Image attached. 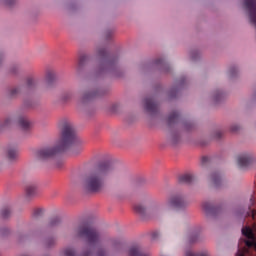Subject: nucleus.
<instances>
[{
    "mask_svg": "<svg viewBox=\"0 0 256 256\" xmlns=\"http://www.w3.org/2000/svg\"><path fill=\"white\" fill-rule=\"evenodd\" d=\"M13 123H16L23 129V131H27L31 127V123L26 117L20 116L18 118L8 117L5 120V125H12Z\"/></svg>",
    "mask_w": 256,
    "mask_h": 256,
    "instance_id": "nucleus-6",
    "label": "nucleus"
},
{
    "mask_svg": "<svg viewBox=\"0 0 256 256\" xmlns=\"http://www.w3.org/2000/svg\"><path fill=\"white\" fill-rule=\"evenodd\" d=\"M251 163H253V155L251 154H244L238 157L239 167H249Z\"/></svg>",
    "mask_w": 256,
    "mask_h": 256,
    "instance_id": "nucleus-9",
    "label": "nucleus"
},
{
    "mask_svg": "<svg viewBox=\"0 0 256 256\" xmlns=\"http://www.w3.org/2000/svg\"><path fill=\"white\" fill-rule=\"evenodd\" d=\"M37 193V186L34 184H28L26 186V195L27 197H33Z\"/></svg>",
    "mask_w": 256,
    "mask_h": 256,
    "instance_id": "nucleus-18",
    "label": "nucleus"
},
{
    "mask_svg": "<svg viewBox=\"0 0 256 256\" xmlns=\"http://www.w3.org/2000/svg\"><path fill=\"white\" fill-rule=\"evenodd\" d=\"M179 121V112H172L169 116H168V125H175V123H177Z\"/></svg>",
    "mask_w": 256,
    "mask_h": 256,
    "instance_id": "nucleus-16",
    "label": "nucleus"
},
{
    "mask_svg": "<svg viewBox=\"0 0 256 256\" xmlns=\"http://www.w3.org/2000/svg\"><path fill=\"white\" fill-rule=\"evenodd\" d=\"M159 237V232L155 231L152 233V239H157Z\"/></svg>",
    "mask_w": 256,
    "mask_h": 256,
    "instance_id": "nucleus-30",
    "label": "nucleus"
},
{
    "mask_svg": "<svg viewBox=\"0 0 256 256\" xmlns=\"http://www.w3.org/2000/svg\"><path fill=\"white\" fill-rule=\"evenodd\" d=\"M1 217H3V219H7V218L11 217V208H9V207L2 208Z\"/></svg>",
    "mask_w": 256,
    "mask_h": 256,
    "instance_id": "nucleus-21",
    "label": "nucleus"
},
{
    "mask_svg": "<svg viewBox=\"0 0 256 256\" xmlns=\"http://www.w3.org/2000/svg\"><path fill=\"white\" fill-rule=\"evenodd\" d=\"M98 57L102 59V63L97 69L98 75L105 73V71H113V69H115V65H117V58L112 57L105 48L98 50Z\"/></svg>",
    "mask_w": 256,
    "mask_h": 256,
    "instance_id": "nucleus-4",
    "label": "nucleus"
},
{
    "mask_svg": "<svg viewBox=\"0 0 256 256\" xmlns=\"http://www.w3.org/2000/svg\"><path fill=\"white\" fill-rule=\"evenodd\" d=\"M41 211H42L41 209H37L36 212H35L36 215H39L41 213Z\"/></svg>",
    "mask_w": 256,
    "mask_h": 256,
    "instance_id": "nucleus-33",
    "label": "nucleus"
},
{
    "mask_svg": "<svg viewBox=\"0 0 256 256\" xmlns=\"http://www.w3.org/2000/svg\"><path fill=\"white\" fill-rule=\"evenodd\" d=\"M115 166L111 162L101 163L94 172L89 174L84 180V189L88 193H99L105 188V175L113 173Z\"/></svg>",
    "mask_w": 256,
    "mask_h": 256,
    "instance_id": "nucleus-2",
    "label": "nucleus"
},
{
    "mask_svg": "<svg viewBox=\"0 0 256 256\" xmlns=\"http://www.w3.org/2000/svg\"><path fill=\"white\" fill-rule=\"evenodd\" d=\"M7 157L10 161H13V159H17V150L9 149L7 152Z\"/></svg>",
    "mask_w": 256,
    "mask_h": 256,
    "instance_id": "nucleus-23",
    "label": "nucleus"
},
{
    "mask_svg": "<svg viewBox=\"0 0 256 256\" xmlns=\"http://www.w3.org/2000/svg\"><path fill=\"white\" fill-rule=\"evenodd\" d=\"M39 85V79L34 77H28L26 79V84L24 86V89H27L28 91H31L35 89Z\"/></svg>",
    "mask_w": 256,
    "mask_h": 256,
    "instance_id": "nucleus-11",
    "label": "nucleus"
},
{
    "mask_svg": "<svg viewBox=\"0 0 256 256\" xmlns=\"http://www.w3.org/2000/svg\"><path fill=\"white\" fill-rule=\"evenodd\" d=\"M61 225V219L59 217L51 218L47 224L48 229H54V227H59Z\"/></svg>",
    "mask_w": 256,
    "mask_h": 256,
    "instance_id": "nucleus-17",
    "label": "nucleus"
},
{
    "mask_svg": "<svg viewBox=\"0 0 256 256\" xmlns=\"http://www.w3.org/2000/svg\"><path fill=\"white\" fill-rule=\"evenodd\" d=\"M210 182L212 183L213 187H221V175L217 172H214L210 175Z\"/></svg>",
    "mask_w": 256,
    "mask_h": 256,
    "instance_id": "nucleus-14",
    "label": "nucleus"
},
{
    "mask_svg": "<svg viewBox=\"0 0 256 256\" xmlns=\"http://www.w3.org/2000/svg\"><path fill=\"white\" fill-rule=\"evenodd\" d=\"M102 95H105L103 88L88 90L82 94V101H91L92 99H97V97H102Z\"/></svg>",
    "mask_w": 256,
    "mask_h": 256,
    "instance_id": "nucleus-7",
    "label": "nucleus"
},
{
    "mask_svg": "<svg viewBox=\"0 0 256 256\" xmlns=\"http://www.w3.org/2000/svg\"><path fill=\"white\" fill-rule=\"evenodd\" d=\"M75 237L86 239L89 245L97 246L101 243V234L89 223L80 224L75 230Z\"/></svg>",
    "mask_w": 256,
    "mask_h": 256,
    "instance_id": "nucleus-3",
    "label": "nucleus"
},
{
    "mask_svg": "<svg viewBox=\"0 0 256 256\" xmlns=\"http://www.w3.org/2000/svg\"><path fill=\"white\" fill-rule=\"evenodd\" d=\"M231 131H233V132L239 131V126H237V125L232 126Z\"/></svg>",
    "mask_w": 256,
    "mask_h": 256,
    "instance_id": "nucleus-31",
    "label": "nucleus"
},
{
    "mask_svg": "<svg viewBox=\"0 0 256 256\" xmlns=\"http://www.w3.org/2000/svg\"><path fill=\"white\" fill-rule=\"evenodd\" d=\"M236 73H237V68H232L229 70L230 77H235Z\"/></svg>",
    "mask_w": 256,
    "mask_h": 256,
    "instance_id": "nucleus-27",
    "label": "nucleus"
},
{
    "mask_svg": "<svg viewBox=\"0 0 256 256\" xmlns=\"http://www.w3.org/2000/svg\"><path fill=\"white\" fill-rule=\"evenodd\" d=\"M55 245V239L46 240V247H53Z\"/></svg>",
    "mask_w": 256,
    "mask_h": 256,
    "instance_id": "nucleus-26",
    "label": "nucleus"
},
{
    "mask_svg": "<svg viewBox=\"0 0 256 256\" xmlns=\"http://www.w3.org/2000/svg\"><path fill=\"white\" fill-rule=\"evenodd\" d=\"M219 99H221V94H216L214 96V101H219Z\"/></svg>",
    "mask_w": 256,
    "mask_h": 256,
    "instance_id": "nucleus-32",
    "label": "nucleus"
},
{
    "mask_svg": "<svg viewBox=\"0 0 256 256\" xmlns=\"http://www.w3.org/2000/svg\"><path fill=\"white\" fill-rule=\"evenodd\" d=\"M45 81L47 85L53 84V81H55V72L53 71L47 72Z\"/></svg>",
    "mask_w": 256,
    "mask_h": 256,
    "instance_id": "nucleus-19",
    "label": "nucleus"
},
{
    "mask_svg": "<svg viewBox=\"0 0 256 256\" xmlns=\"http://www.w3.org/2000/svg\"><path fill=\"white\" fill-rule=\"evenodd\" d=\"M221 137V132H218V139Z\"/></svg>",
    "mask_w": 256,
    "mask_h": 256,
    "instance_id": "nucleus-35",
    "label": "nucleus"
},
{
    "mask_svg": "<svg viewBox=\"0 0 256 256\" xmlns=\"http://www.w3.org/2000/svg\"><path fill=\"white\" fill-rule=\"evenodd\" d=\"M202 208L207 215H215L217 213V207L213 206L211 202H203Z\"/></svg>",
    "mask_w": 256,
    "mask_h": 256,
    "instance_id": "nucleus-12",
    "label": "nucleus"
},
{
    "mask_svg": "<svg viewBox=\"0 0 256 256\" xmlns=\"http://www.w3.org/2000/svg\"><path fill=\"white\" fill-rule=\"evenodd\" d=\"M178 181L179 183H185L186 185H191V183L195 181V176H193V174H184L178 178Z\"/></svg>",
    "mask_w": 256,
    "mask_h": 256,
    "instance_id": "nucleus-13",
    "label": "nucleus"
},
{
    "mask_svg": "<svg viewBox=\"0 0 256 256\" xmlns=\"http://www.w3.org/2000/svg\"><path fill=\"white\" fill-rule=\"evenodd\" d=\"M163 63H165V61L163 59H158L155 61L156 65H163Z\"/></svg>",
    "mask_w": 256,
    "mask_h": 256,
    "instance_id": "nucleus-29",
    "label": "nucleus"
},
{
    "mask_svg": "<svg viewBox=\"0 0 256 256\" xmlns=\"http://www.w3.org/2000/svg\"><path fill=\"white\" fill-rule=\"evenodd\" d=\"M70 149L71 155L83 153V140H80L75 133V128L71 122H63L61 128V137L55 147H46L38 150L36 156L38 159H51L57 153H63Z\"/></svg>",
    "mask_w": 256,
    "mask_h": 256,
    "instance_id": "nucleus-1",
    "label": "nucleus"
},
{
    "mask_svg": "<svg viewBox=\"0 0 256 256\" xmlns=\"http://www.w3.org/2000/svg\"><path fill=\"white\" fill-rule=\"evenodd\" d=\"M134 211L138 213V215H145L146 208L143 204L134 205Z\"/></svg>",
    "mask_w": 256,
    "mask_h": 256,
    "instance_id": "nucleus-20",
    "label": "nucleus"
},
{
    "mask_svg": "<svg viewBox=\"0 0 256 256\" xmlns=\"http://www.w3.org/2000/svg\"><path fill=\"white\" fill-rule=\"evenodd\" d=\"M83 59H84V57H82V58H81V60H80V61H81V63H83Z\"/></svg>",
    "mask_w": 256,
    "mask_h": 256,
    "instance_id": "nucleus-36",
    "label": "nucleus"
},
{
    "mask_svg": "<svg viewBox=\"0 0 256 256\" xmlns=\"http://www.w3.org/2000/svg\"><path fill=\"white\" fill-rule=\"evenodd\" d=\"M62 165H63V162L58 163V164H57V167H61Z\"/></svg>",
    "mask_w": 256,
    "mask_h": 256,
    "instance_id": "nucleus-34",
    "label": "nucleus"
},
{
    "mask_svg": "<svg viewBox=\"0 0 256 256\" xmlns=\"http://www.w3.org/2000/svg\"><path fill=\"white\" fill-rule=\"evenodd\" d=\"M253 227H254V230L256 231V224H254V226H253Z\"/></svg>",
    "mask_w": 256,
    "mask_h": 256,
    "instance_id": "nucleus-37",
    "label": "nucleus"
},
{
    "mask_svg": "<svg viewBox=\"0 0 256 256\" xmlns=\"http://www.w3.org/2000/svg\"><path fill=\"white\" fill-rule=\"evenodd\" d=\"M185 256H209V254H207V253H197V254H195L191 251H187L185 253Z\"/></svg>",
    "mask_w": 256,
    "mask_h": 256,
    "instance_id": "nucleus-25",
    "label": "nucleus"
},
{
    "mask_svg": "<svg viewBox=\"0 0 256 256\" xmlns=\"http://www.w3.org/2000/svg\"><path fill=\"white\" fill-rule=\"evenodd\" d=\"M128 256H151V254L143 251L139 246H132L128 250Z\"/></svg>",
    "mask_w": 256,
    "mask_h": 256,
    "instance_id": "nucleus-10",
    "label": "nucleus"
},
{
    "mask_svg": "<svg viewBox=\"0 0 256 256\" xmlns=\"http://www.w3.org/2000/svg\"><path fill=\"white\" fill-rule=\"evenodd\" d=\"M209 161V157L204 156L202 157V165H205Z\"/></svg>",
    "mask_w": 256,
    "mask_h": 256,
    "instance_id": "nucleus-28",
    "label": "nucleus"
},
{
    "mask_svg": "<svg viewBox=\"0 0 256 256\" xmlns=\"http://www.w3.org/2000/svg\"><path fill=\"white\" fill-rule=\"evenodd\" d=\"M21 93V88L17 87V88H12L9 93H8V97H17L18 94Z\"/></svg>",
    "mask_w": 256,
    "mask_h": 256,
    "instance_id": "nucleus-24",
    "label": "nucleus"
},
{
    "mask_svg": "<svg viewBox=\"0 0 256 256\" xmlns=\"http://www.w3.org/2000/svg\"><path fill=\"white\" fill-rule=\"evenodd\" d=\"M253 207H255V198L252 196L250 198V206H249V211L247 212V216L252 217V219H255L256 210Z\"/></svg>",
    "mask_w": 256,
    "mask_h": 256,
    "instance_id": "nucleus-15",
    "label": "nucleus"
},
{
    "mask_svg": "<svg viewBox=\"0 0 256 256\" xmlns=\"http://www.w3.org/2000/svg\"><path fill=\"white\" fill-rule=\"evenodd\" d=\"M168 204L173 209H185L189 205V201L183 195H174L169 199Z\"/></svg>",
    "mask_w": 256,
    "mask_h": 256,
    "instance_id": "nucleus-5",
    "label": "nucleus"
},
{
    "mask_svg": "<svg viewBox=\"0 0 256 256\" xmlns=\"http://www.w3.org/2000/svg\"><path fill=\"white\" fill-rule=\"evenodd\" d=\"M71 99H73V92H65L61 96V101H63L64 103H67V101H71Z\"/></svg>",
    "mask_w": 256,
    "mask_h": 256,
    "instance_id": "nucleus-22",
    "label": "nucleus"
},
{
    "mask_svg": "<svg viewBox=\"0 0 256 256\" xmlns=\"http://www.w3.org/2000/svg\"><path fill=\"white\" fill-rule=\"evenodd\" d=\"M145 109L150 115H155L159 111V105L151 98L145 99Z\"/></svg>",
    "mask_w": 256,
    "mask_h": 256,
    "instance_id": "nucleus-8",
    "label": "nucleus"
}]
</instances>
